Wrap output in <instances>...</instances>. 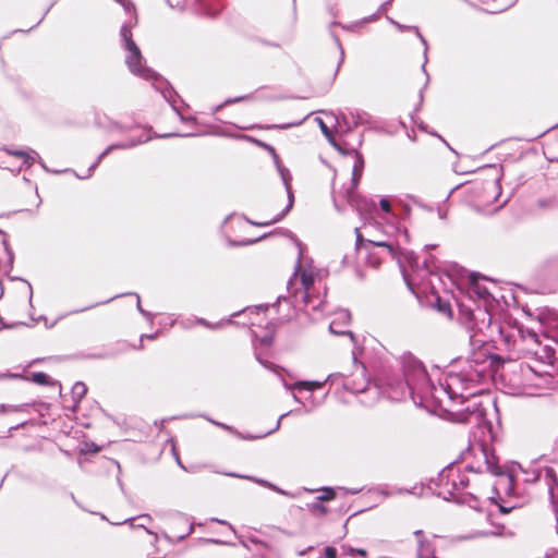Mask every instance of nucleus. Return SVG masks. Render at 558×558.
Masks as SVG:
<instances>
[{
	"mask_svg": "<svg viewBox=\"0 0 558 558\" xmlns=\"http://www.w3.org/2000/svg\"><path fill=\"white\" fill-rule=\"evenodd\" d=\"M135 296L136 300H137V303H136V308L137 311L146 318L149 320V323H153V314L150 312H147L146 310H144L142 307V304H141V298L138 295V293L136 292H125V293H119V294H116L111 298H109L108 300H105V301H101V302H97L95 304H92L89 306H86V307H83V308H80V310H75L73 311L72 313H82V312H85V311H88L90 308H94V307H97L99 305H105V304H108L110 303L111 301L113 300H117V299H120V298H124V296Z\"/></svg>",
	"mask_w": 558,
	"mask_h": 558,
	"instance_id": "obj_16",
	"label": "nucleus"
},
{
	"mask_svg": "<svg viewBox=\"0 0 558 558\" xmlns=\"http://www.w3.org/2000/svg\"><path fill=\"white\" fill-rule=\"evenodd\" d=\"M329 142V144L336 148L338 151L341 150L342 148V144L338 143L337 140L335 138L333 134L331 133L329 136L326 137Z\"/></svg>",
	"mask_w": 558,
	"mask_h": 558,
	"instance_id": "obj_52",
	"label": "nucleus"
},
{
	"mask_svg": "<svg viewBox=\"0 0 558 558\" xmlns=\"http://www.w3.org/2000/svg\"><path fill=\"white\" fill-rule=\"evenodd\" d=\"M339 153L343 156H353L354 158H356V154H362L354 147H347L345 144H342V148Z\"/></svg>",
	"mask_w": 558,
	"mask_h": 558,
	"instance_id": "obj_42",
	"label": "nucleus"
},
{
	"mask_svg": "<svg viewBox=\"0 0 558 558\" xmlns=\"http://www.w3.org/2000/svg\"><path fill=\"white\" fill-rule=\"evenodd\" d=\"M468 367L460 373H451L448 376L446 386H442L444 391L448 395L449 399L456 400L462 398V393H458L453 389V385L460 383L465 389L471 388L473 385L482 384L487 378V367L485 363H477L473 360L468 361Z\"/></svg>",
	"mask_w": 558,
	"mask_h": 558,
	"instance_id": "obj_5",
	"label": "nucleus"
},
{
	"mask_svg": "<svg viewBox=\"0 0 558 558\" xmlns=\"http://www.w3.org/2000/svg\"><path fill=\"white\" fill-rule=\"evenodd\" d=\"M365 117H366V113L356 112L355 114H352L353 124L355 126L364 124L366 122V118Z\"/></svg>",
	"mask_w": 558,
	"mask_h": 558,
	"instance_id": "obj_47",
	"label": "nucleus"
},
{
	"mask_svg": "<svg viewBox=\"0 0 558 558\" xmlns=\"http://www.w3.org/2000/svg\"><path fill=\"white\" fill-rule=\"evenodd\" d=\"M395 26H396L399 31H401V32H404V31H414V32H415V34H416V36L418 37V39L421 40V43H422V44H423V46H424V58H425V62H424V63H423V65H422V70H423V72L426 74V83H425L424 87L420 90V104H418V106H421V105H422V102H423V92H424V89L426 88L427 83H428V78H429V77H428V74H427V72H426V69H425V64H426V62H427V50H428V45H427V41H426V39L424 38V36L421 34V32H420V29H418V27H417V26H408V25H402V24H400V23H395Z\"/></svg>",
	"mask_w": 558,
	"mask_h": 558,
	"instance_id": "obj_20",
	"label": "nucleus"
},
{
	"mask_svg": "<svg viewBox=\"0 0 558 558\" xmlns=\"http://www.w3.org/2000/svg\"><path fill=\"white\" fill-rule=\"evenodd\" d=\"M5 151L9 155L14 156V157H21V158H27L28 157V151L22 150V149L5 148Z\"/></svg>",
	"mask_w": 558,
	"mask_h": 558,
	"instance_id": "obj_46",
	"label": "nucleus"
},
{
	"mask_svg": "<svg viewBox=\"0 0 558 558\" xmlns=\"http://www.w3.org/2000/svg\"><path fill=\"white\" fill-rule=\"evenodd\" d=\"M547 362H542V368L536 369L531 367V369L538 376L549 378L546 379L547 384H551L554 378L558 376V360L551 354V351H547Z\"/></svg>",
	"mask_w": 558,
	"mask_h": 558,
	"instance_id": "obj_18",
	"label": "nucleus"
},
{
	"mask_svg": "<svg viewBox=\"0 0 558 558\" xmlns=\"http://www.w3.org/2000/svg\"><path fill=\"white\" fill-rule=\"evenodd\" d=\"M345 198L350 206H352L361 217L378 214L376 202L373 198L360 195L357 190L345 191Z\"/></svg>",
	"mask_w": 558,
	"mask_h": 558,
	"instance_id": "obj_10",
	"label": "nucleus"
},
{
	"mask_svg": "<svg viewBox=\"0 0 558 558\" xmlns=\"http://www.w3.org/2000/svg\"><path fill=\"white\" fill-rule=\"evenodd\" d=\"M137 518L133 517V518H129V519H125L124 521L122 522H117L114 523V525H121V524H129L130 526L134 527L136 526L134 524V521L136 520ZM111 524H113V522H111Z\"/></svg>",
	"mask_w": 558,
	"mask_h": 558,
	"instance_id": "obj_61",
	"label": "nucleus"
},
{
	"mask_svg": "<svg viewBox=\"0 0 558 558\" xmlns=\"http://www.w3.org/2000/svg\"><path fill=\"white\" fill-rule=\"evenodd\" d=\"M153 138V136L150 135H145V134H141L138 135L137 137H132L130 141L128 142H121V143H114V144H111L109 145L98 157L97 159H95V161L89 166L88 168V173L87 175H85V178H89L92 175V173L94 172V170L99 166V163L101 162V160L108 156V154L114 149H130V148H133L140 144H144V143H147L148 141H150Z\"/></svg>",
	"mask_w": 558,
	"mask_h": 558,
	"instance_id": "obj_11",
	"label": "nucleus"
},
{
	"mask_svg": "<svg viewBox=\"0 0 558 558\" xmlns=\"http://www.w3.org/2000/svg\"><path fill=\"white\" fill-rule=\"evenodd\" d=\"M485 279L477 272H471L469 275L470 282V293L474 294L478 300H483L485 304L492 301H496V298L490 293L488 288L482 283V280Z\"/></svg>",
	"mask_w": 558,
	"mask_h": 558,
	"instance_id": "obj_14",
	"label": "nucleus"
},
{
	"mask_svg": "<svg viewBox=\"0 0 558 558\" xmlns=\"http://www.w3.org/2000/svg\"><path fill=\"white\" fill-rule=\"evenodd\" d=\"M470 320L472 323L471 329L484 332L485 329L490 327L492 316L486 308H477L471 313Z\"/></svg>",
	"mask_w": 558,
	"mask_h": 558,
	"instance_id": "obj_19",
	"label": "nucleus"
},
{
	"mask_svg": "<svg viewBox=\"0 0 558 558\" xmlns=\"http://www.w3.org/2000/svg\"><path fill=\"white\" fill-rule=\"evenodd\" d=\"M433 259L434 257L430 256L428 259H425L423 263H422V267L425 269V271L427 274H433V268H432V263H433Z\"/></svg>",
	"mask_w": 558,
	"mask_h": 558,
	"instance_id": "obj_56",
	"label": "nucleus"
},
{
	"mask_svg": "<svg viewBox=\"0 0 558 558\" xmlns=\"http://www.w3.org/2000/svg\"><path fill=\"white\" fill-rule=\"evenodd\" d=\"M86 392H87L86 385L83 381H76L71 389L72 403L70 405L64 403V407L66 409H70L71 411L75 412L78 408V403L85 397ZM63 402H66V400L64 399Z\"/></svg>",
	"mask_w": 558,
	"mask_h": 558,
	"instance_id": "obj_25",
	"label": "nucleus"
},
{
	"mask_svg": "<svg viewBox=\"0 0 558 558\" xmlns=\"http://www.w3.org/2000/svg\"><path fill=\"white\" fill-rule=\"evenodd\" d=\"M121 4L124 11L130 15L120 28L121 41L124 49L128 51L125 63L131 73L140 77H148L151 74V69L146 66V61L142 52L133 40L132 28L137 24V15L135 5L131 0H114Z\"/></svg>",
	"mask_w": 558,
	"mask_h": 558,
	"instance_id": "obj_3",
	"label": "nucleus"
},
{
	"mask_svg": "<svg viewBox=\"0 0 558 558\" xmlns=\"http://www.w3.org/2000/svg\"><path fill=\"white\" fill-rule=\"evenodd\" d=\"M522 471L526 475L524 478L525 483H535L538 480H541L542 477H544V469L543 470L534 469L531 472L525 471V470H522Z\"/></svg>",
	"mask_w": 558,
	"mask_h": 558,
	"instance_id": "obj_35",
	"label": "nucleus"
},
{
	"mask_svg": "<svg viewBox=\"0 0 558 558\" xmlns=\"http://www.w3.org/2000/svg\"><path fill=\"white\" fill-rule=\"evenodd\" d=\"M391 2H392V0H387L384 3H381L377 10V13L386 12L388 10V8L390 7Z\"/></svg>",
	"mask_w": 558,
	"mask_h": 558,
	"instance_id": "obj_63",
	"label": "nucleus"
},
{
	"mask_svg": "<svg viewBox=\"0 0 558 558\" xmlns=\"http://www.w3.org/2000/svg\"><path fill=\"white\" fill-rule=\"evenodd\" d=\"M143 78L144 80H154L155 88L158 89L162 94L163 98L170 104L171 108L178 114L180 121L185 122V123H187V122L195 123L196 122L195 117H193V116L185 117L182 114L178 102L180 101L181 104H183V106H186V105L184 104V101L182 100L180 95L175 92V89L169 84V82L161 78L159 76V74H157L153 70H151V74H149L148 77H143Z\"/></svg>",
	"mask_w": 558,
	"mask_h": 558,
	"instance_id": "obj_8",
	"label": "nucleus"
},
{
	"mask_svg": "<svg viewBox=\"0 0 558 558\" xmlns=\"http://www.w3.org/2000/svg\"><path fill=\"white\" fill-rule=\"evenodd\" d=\"M196 133H167V134H160L156 135V137L160 138H169V137H192L196 136Z\"/></svg>",
	"mask_w": 558,
	"mask_h": 558,
	"instance_id": "obj_43",
	"label": "nucleus"
},
{
	"mask_svg": "<svg viewBox=\"0 0 558 558\" xmlns=\"http://www.w3.org/2000/svg\"><path fill=\"white\" fill-rule=\"evenodd\" d=\"M193 530H194L193 524H190L189 530L185 533H183L181 535H178L175 537V541L177 542L183 541L184 538H186L193 532Z\"/></svg>",
	"mask_w": 558,
	"mask_h": 558,
	"instance_id": "obj_60",
	"label": "nucleus"
},
{
	"mask_svg": "<svg viewBox=\"0 0 558 558\" xmlns=\"http://www.w3.org/2000/svg\"><path fill=\"white\" fill-rule=\"evenodd\" d=\"M214 425L215 426H218L229 433H232V434H235L236 436H239L240 438L242 439H245V440H253V439H257L258 437L257 436H253V435H248V436H242L234 427L230 426V425H227L225 423H221V422H214Z\"/></svg>",
	"mask_w": 558,
	"mask_h": 558,
	"instance_id": "obj_34",
	"label": "nucleus"
},
{
	"mask_svg": "<svg viewBox=\"0 0 558 558\" xmlns=\"http://www.w3.org/2000/svg\"><path fill=\"white\" fill-rule=\"evenodd\" d=\"M225 475L227 476H231V477H238V478H244V480H248V481H252L263 487H266L268 489H271L280 495H283V496H289V497H292V495L290 493H288L287 490L278 487L277 485H275L274 483L267 481V480H264V478H260V477H256V476H253V475H243V474H239V473H235V472H226L223 473Z\"/></svg>",
	"mask_w": 558,
	"mask_h": 558,
	"instance_id": "obj_21",
	"label": "nucleus"
},
{
	"mask_svg": "<svg viewBox=\"0 0 558 558\" xmlns=\"http://www.w3.org/2000/svg\"><path fill=\"white\" fill-rule=\"evenodd\" d=\"M2 244H3L5 253L8 255L9 263L13 264L14 253H13L12 248L10 247V245L5 239L2 241Z\"/></svg>",
	"mask_w": 558,
	"mask_h": 558,
	"instance_id": "obj_49",
	"label": "nucleus"
},
{
	"mask_svg": "<svg viewBox=\"0 0 558 558\" xmlns=\"http://www.w3.org/2000/svg\"><path fill=\"white\" fill-rule=\"evenodd\" d=\"M320 490L323 492V494L317 496L318 500L329 501V500L335 499V497H336L335 488L329 487V486H325V487H322Z\"/></svg>",
	"mask_w": 558,
	"mask_h": 558,
	"instance_id": "obj_36",
	"label": "nucleus"
},
{
	"mask_svg": "<svg viewBox=\"0 0 558 558\" xmlns=\"http://www.w3.org/2000/svg\"><path fill=\"white\" fill-rule=\"evenodd\" d=\"M31 380L40 386H53L59 385L58 381H54L48 374L44 372H34L31 374Z\"/></svg>",
	"mask_w": 558,
	"mask_h": 558,
	"instance_id": "obj_30",
	"label": "nucleus"
},
{
	"mask_svg": "<svg viewBox=\"0 0 558 558\" xmlns=\"http://www.w3.org/2000/svg\"><path fill=\"white\" fill-rule=\"evenodd\" d=\"M325 298H326V292L324 293V296L322 298L320 295H314L313 292H311V302H308V304H301V308L302 310L303 307L307 310V313L310 314V311H312L313 313H317V312H322L324 311V306L326 304V301H325Z\"/></svg>",
	"mask_w": 558,
	"mask_h": 558,
	"instance_id": "obj_28",
	"label": "nucleus"
},
{
	"mask_svg": "<svg viewBox=\"0 0 558 558\" xmlns=\"http://www.w3.org/2000/svg\"><path fill=\"white\" fill-rule=\"evenodd\" d=\"M329 142V144L336 148L338 151L341 150L342 148V144L338 143L337 140L335 138L333 134L331 133L329 136L326 137Z\"/></svg>",
	"mask_w": 558,
	"mask_h": 558,
	"instance_id": "obj_54",
	"label": "nucleus"
},
{
	"mask_svg": "<svg viewBox=\"0 0 558 558\" xmlns=\"http://www.w3.org/2000/svg\"><path fill=\"white\" fill-rule=\"evenodd\" d=\"M295 244L299 247V258H298V263H296V266H295L294 276H296V272L301 269V257H302V254H303V250H302V245L303 244L301 243V241L295 239Z\"/></svg>",
	"mask_w": 558,
	"mask_h": 558,
	"instance_id": "obj_48",
	"label": "nucleus"
},
{
	"mask_svg": "<svg viewBox=\"0 0 558 558\" xmlns=\"http://www.w3.org/2000/svg\"><path fill=\"white\" fill-rule=\"evenodd\" d=\"M325 558H337V549L332 546H326L324 549Z\"/></svg>",
	"mask_w": 558,
	"mask_h": 558,
	"instance_id": "obj_51",
	"label": "nucleus"
},
{
	"mask_svg": "<svg viewBox=\"0 0 558 558\" xmlns=\"http://www.w3.org/2000/svg\"><path fill=\"white\" fill-rule=\"evenodd\" d=\"M29 403H22V404H0V414H7L9 412H23L26 410L27 407H29Z\"/></svg>",
	"mask_w": 558,
	"mask_h": 558,
	"instance_id": "obj_33",
	"label": "nucleus"
},
{
	"mask_svg": "<svg viewBox=\"0 0 558 558\" xmlns=\"http://www.w3.org/2000/svg\"><path fill=\"white\" fill-rule=\"evenodd\" d=\"M544 480L548 487L549 500L555 511L558 509V476L553 468H544Z\"/></svg>",
	"mask_w": 558,
	"mask_h": 558,
	"instance_id": "obj_17",
	"label": "nucleus"
},
{
	"mask_svg": "<svg viewBox=\"0 0 558 558\" xmlns=\"http://www.w3.org/2000/svg\"><path fill=\"white\" fill-rule=\"evenodd\" d=\"M465 471L474 472V473H482V465L475 466L474 464L470 463V464L465 465Z\"/></svg>",
	"mask_w": 558,
	"mask_h": 558,
	"instance_id": "obj_59",
	"label": "nucleus"
},
{
	"mask_svg": "<svg viewBox=\"0 0 558 558\" xmlns=\"http://www.w3.org/2000/svg\"><path fill=\"white\" fill-rule=\"evenodd\" d=\"M402 369V376L389 360L380 361L374 371V379L380 388L391 389L397 397L409 395L416 405H423L436 390L423 363L411 352H404L396 360Z\"/></svg>",
	"mask_w": 558,
	"mask_h": 558,
	"instance_id": "obj_1",
	"label": "nucleus"
},
{
	"mask_svg": "<svg viewBox=\"0 0 558 558\" xmlns=\"http://www.w3.org/2000/svg\"><path fill=\"white\" fill-rule=\"evenodd\" d=\"M329 142V144L336 148L338 151L341 150L342 148V144L338 143L337 140L335 138L333 134L331 133L329 136L326 137Z\"/></svg>",
	"mask_w": 558,
	"mask_h": 558,
	"instance_id": "obj_53",
	"label": "nucleus"
},
{
	"mask_svg": "<svg viewBox=\"0 0 558 558\" xmlns=\"http://www.w3.org/2000/svg\"><path fill=\"white\" fill-rule=\"evenodd\" d=\"M480 453L483 457L485 469L493 475L500 476L501 478L498 481V486H504L505 492L508 495H511L514 489V478L511 473H504L501 466L499 465L498 458L495 454L493 448L481 442L478 444Z\"/></svg>",
	"mask_w": 558,
	"mask_h": 558,
	"instance_id": "obj_7",
	"label": "nucleus"
},
{
	"mask_svg": "<svg viewBox=\"0 0 558 558\" xmlns=\"http://www.w3.org/2000/svg\"><path fill=\"white\" fill-rule=\"evenodd\" d=\"M460 422L474 423L480 425L485 421V411L481 404H474L472 408L468 407L463 412L460 413Z\"/></svg>",
	"mask_w": 558,
	"mask_h": 558,
	"instance_id": "obj_22",
	"label": "nucleus"
},
{
	"mask_svg": "<svg viewBox=\"0 0 558 558\" xmlns=\"http://www.w3.org/2000/svg\"><path fill=\"white\" fill-rule=\"evenodd\" d=\"M539 332L558 343V311L550 307L536 310Z\"/></svg>",
	"mask_w": 558,
	"mask_h": 558,
	"instance_id": "obj_9",
	"label": "nucleus"
},
{
	"mask_svg": "<svg viewBox=\"0 0 558 558\" xmlns=\"http://www.w3.org/2000/svg\"><path fill=\"white\" fill-rule=\"evenodd\" d=\"M352 359L354 365L361 368V375L356 379H352L350 376L347 375L345 379L342 381V388L352 393H361L366 390L368 385V380L365 375L366 367L363 363L357 362L355 351L352 352Z\"/></svg>",
	"mask_w": 558,
	"mask_h": 558,
	"instance_id": "obj_13",
	"label": "nucleus"
},
{
	"mask_svg": "<svg viewBox=\"0 0 558 558\" xmlns=\"http://www.w3.org/2000/svg\"><path fill=\"white\" fill-rule=\"evenodd\" d=\"M538 206L541 208H557L558 207V199L557 198H550V199H539L537 202Z\"/></svg>",
	"mask_w": 558,
	"mask_h": 558,
	"instance_id": "obj_40",
	"label": "nucleus"
},
{
	"mask_svg": "<svg viewBox=\"0 0 558 558\" xmlns=\"http://www.w3.org/2000/svg\"><path fill=\"white\" fill-rule=\"evenodd\" d=\"M193 417H203L206 421L210 422L213 425H214V422H216L214 418L207 416L206 414H197V415L184 414V415L178 416V418H193Z\"/></svg>",
	"mask_w": 558,
	"mask_h": 558,
	"instance_id": "obj_50",
	"label": "nucleus"
},
{
	"mask_svg": "<svg viewBox=\"0 0 558 558\" xmlns=\"http://www.w3.org/2000/svg\"><path fill=\"white\" fill-rule=\"evenodd\" d=\"M354 231L356 235V250H361L363 246H376L384 248L388 255L397 260L408 288L413 291L409 280V275L407 272V266H409L412 270H417L420 268V260L417 255L412 251L401 248L399 240H368L363 238L359 228H355Z\"/></svg>",
	"mask_w": 558,
	"mask_h": 558,
	"instance_id": "obj_4",
	"label": "nucleus"
},
{
	"mask_svg": "<svg viewBox=\"0 0 558 558\" xmlns=\"http://www.w3.org/2000/svg\"><path fill=\"white\" fill-rule=\"evenodd\" d=\"M329 142V144L336 148L338 151L341 150L342 148V144L338 143L337 140L335 138L333 134L331 133L329 136L326 137Z\"/></svg>",
	"mask_w": 558,
	"mask_h": 558,
	"instance_id": "obj_55",
	"label": "nucleus"
},
{
	"mask_svg": "<svg viewBox=\"0 0 558 558\" xmlns=\"http://www.w3.org/2000/svg\"><path fill=\"white\" fill-rule=\"evenodd\" d=\"M284 189L287 191L288 204L286 205V207L282 209V211L280 214H278L274 219H271L270 221H267V222H255L248 218H245L246 221L253 226L266 227V226L276 223V222L280 221L281 219H283L288 215V213L292 209L293 204H294V194H293L292 186L284 187Z\"/></svg>",
	"mask_w": 558,
	"mask_h": 558,
	"instance_id": "obj_24",
	"label": "nucleus"
},
{
	"mask_svg": "<svg viewBox=\"0 0 558 558\" xmlns=\"http://www.w3.org/2000/svg\"><path fill=\"white\" fill-rule=\"evenodd\" d=\"M338 46L340 48V59H339V62H338V65H337V69H336V72H335V75H337V73L339 72V69L341 66V64L343 63L344 61V51H343V48L341 46V44L338 41Z\"/></svg>",
	"mask_w": 558,
	"mask_h": 558,
	"instance_id": "obj_58",
	"label": "nucleus"
},
{
	"mask_svg": "<svg viewBox=\"0 0 558 558\" xmlns=\"http://www.w3.org/2000/svg\"><path fill=\"white\" fill-rule=\"evenodd\" d=\"M251 98H252L251 95H243V96H239V97H234V98H228L227 100H225L223 104L217 106L216 110H219L220 108H222L226 105L241 102V101H244V100H247Z\"/></svg>",
	"mask_w": 558,
	"mask_h": 558,
	"instance_id": "obj_38",
	"label": "nucleus"
},
{
	"mask_svg": "<svg viewBox=\"0 0 558 558\" xmlns=\"http://www.w3.org/2000/svg\"><path fill=\"white\" fill-rule=\"evenodd\" d=\"M126 351V344L124 342H118L116 345L110 348H104L102 350L86 354L84 357L86 359H96V360H106L118 356L119 354Z\"/></svg>",
	"mask_w": 558,
	"mask_h": 558,
	"instance_id": "obj_23",
	"label": "nucleus"
},
{
	"mask_svg": "<svg viewBox=\"0 0 558 558\" xmlns=\"http://www.w3.org/2000/svg\"><path fill=\"white\" fill-rule=\"evenodd\" d=\"M347 375L344 373H332L328 375V377L324 380V383H330L331 385L338 383L339 380L342 383L345 379Z\"/></svg>",
	"mask_w": 558,
	"mask_h": 558,
	"instance_id": "obj_39",
	"label": "nucleus"
},
{
	"mask_svg": "<svg viewBox=\"0 0 558 558\" xmlns=\"http://www.w3.org/2000/svg\"><path fill=\"white\" fill-rule=\"evenodd\" d=\"M197 323L206 328H209V329H218V328H221L225 324H230L231 318H229L227 320L219 322L217 324H211L208 320H206L205 318H197Z\"/></svg>",
	"mask_w": 558,
	"mask_h": 558,
	"instance_id": "obj_37",
	"label": "nucleus"
},
{
	"mask_svg": "<svg viewBox=\"0 0 558 558\" xmlns=\"http://www.w3.org/2000/svg\"><path fill=\"white\" fill-rule=\"evenodd\" d=\"M324 501L322 500H318L317 498L311 502V504H307V509L312 512L313 515L315 517H324L328 513V509L327 507H325L323 505Z\"/></svg>",
	"mask_w": 558,
	"mask_h": 558,
	"instance_id": "obj_31",
	"label": "nucleus"
},
{
	"mask_svg": "<svg viewBox=\"0 0 558 558\" xmlns=\"http://www.w3.org/2000/svg\"><path fill=\"white\" fill-rule=\"evenodd\" d=\"M254 142L263 147L264 149H266L267 151H270V156L272 157V160H274V163L278 170V173L282 180V183L284 185V187H289L291 186V181H292V175L290 173V170L288 168H286L282 163H281V160H280V157L279 155L277 154L276 149L267 144V143H264L262 141H258V140H254Z\"/></svg>",
	"mask_w": 558,
	"mask_h": 558,
	"instance_id": "obj_15",
	"label": "nucleus"
},
{
	"mask_svg": "<svg viewBox=\"0 0 558 558\" xmlns=\"http://www.w3.org/2000/svg\"><path fill=\"white\" fill-rule=\"evenodd\" d=\"M283 384H284V387L289 390L298 389V390L315 391L317 389H320L325 383L318 381V380H300L293 385H288L286 381H283Z\"/></svg>",
	"mask_w": 558,
	"mask_h": 558,
	"instance_id": "obj_27",
	"label": "nucleus"
},
{
	"mask_svg": "<svg viewBox=\"0 0 558 558\" xmlns=\"http://www.w3.org/2000/svg\"><path fill=\"white\" fill-rule=\"evenodd\" d=\"M364 157L362 154H356V158H354V163L352 167V177H351V185L347 189V191H355L360 184L363 171H364Z\"/></svg>",
	"mask_w": 558,
	"mask_h": 558,
	"instance_id": "obj_26",
	"label": "nucleus"
},
{
	"mask_svg": "<svg viewBox=\"0 0 558 558\" xmlns=\"http://www.w3.org/2000/svg\"><path fill=\"white\" fill-rule=\"evenodd\" d=\"M468 485L469 478L461 473L456 462H451L438 473L436 478L429 481L427 488L444 500L468 505L470 508L477 510L480 509V500L472 493L464 492Z\"/></svg>",
	"mask_w": 558,
	"mask_h": 558,
	"instance_id": "obj_2",
	"label": "nucleus"
},
{
	"mask_svg": "<svg viewBox=\"0 0 558 558\" xmlns=\"http://www.w3.org/2000/svg\"><path fill=\"white\" fill-rule=\"evenodd\" d=\"M274 342V336L266 335L260 339V343L264 345H270Z\"/></svg>",
	"mask_w": 558,
	"mask_h": 558,
	"instance_id": "obj_62",
	"label": "nucleus"
},
{
	"mask_svg": "<svg viewBox=\"0 0 558 558\" xmlns=\"http://www.w3.org/2000/svg\"><path fill=\"white\" fill-rule=\"evenodd\" d=\"M111 125H112V129L118 130L120 132H125V131L130 130L128 126H124L118 122H113Z\"/></svg>",
	"mask_w": 558,
	"mask_h": 558,
	"instance_id": "obj_64",
	"label": "nucleus"
},
{
	"mask_svg": "<svg viewBox=\"0 0 558 558\" xmlns=\"http://www.w3.org/2000/svg\"><path fill=\"white\" fill-rule=\"evenodd\" d=\"M318 122H319V128L322 130V133L326 137L329 136L332 133L331 130L325 124V122L322 119H319Z\"/></svg>",
	"mask_w": 558,
	"mask_h": 558,
	"instance_id": "obj_57",
	"label": "nucleus"
},
{
	"mask_svg": "<svg viewBox=\"0 0 558 558\" xmlns=\"http://www.w3.org/2000/svg\"><path fill=\"white\" fill-rule=\"evenodd\" d=\"M417 558H436L435 548L429 539H420L416 549Z\"/></svg>",
	"mask_w": 558,
	"mask_h": 558,
	"instance_id": "obj_29",
	"label": "nucleus"
},
{
	"mask_svg": "<svg viewBox=\"0 0 558 558\" xmlns=\"http://www.w3.org/2000/svg\"><path fill=\"white\" fill-rule=\"evenodd\" d=\"M314 275L306 272L301 274L300 288L296 287V281L291 278L287 283L288 295H279L277 303L281 301L288 302L293 308H301V304H308L311 302V292L314 286Z\"/></svg>",
	"mask_w": 558,
	"mask_h": 558,
	"instance_id": "obj_6",
	"label": "nucleus"
},
{
	"mask_svg": "<svg viewBox=\"0 0 558 558\" xmlns=\"http://www.w3.org/2000/svg\"><path fill=\"white\" fill-rule=\"evenodd\" d=\"M36 158H39L38 153L33 150V149H31L28 151V157L27 158H23V165H25L26 167H31L34 163Z\"/></svg>",
	"mask_w": 558,
	"mask_h": 558,
	"instance_id": "obj_45",
	"label": "nucleus"
},
{
	"mask_svg": "<svg viewBox=\"0 0 558 558\" xmlns=\"http://www.w3.org/2000/svg\"><path fill=\"white\" fill-rule=\"evenodd\" d=\"M434 307L441 314L451 317L452 316V310L451 305L448 301L442 300L440 296H436Z\"/></svg>",
	"mask_w": 558,
	"mask_h": 558,
	"instance_id": "obj_32",
	"label": "nucleus"
},
{
	"mask_svg": "<svg viewBox=\"0 0 558 558\" xmlns=\"http://www.w3.org/2000/svg\"><path fill=\"white\" fill-rule=\"evenodd\" d=\"M266 236H267V234H264L260 238L253 239V240H248L247 239V240H243V241H239V242L238 241H230V244L232 246H246V245H251L253 243H256L257 241H259V240H262V239H264Z\"/></svg>",
	"mask_w": 558,
	"mask_h": 558,
	"instance_id": "obj_41",
	"label": "nucleus"
},
{
	"mask_svg": "<svg viewBox=\"0 0 558 558\" xmlns=\"http://www.w3.org/2000/svg\"><path fill=\"white\" fill-rule=\"evenodd\" d=\"M379 206H380V209L383 213H385V214L392 213L391 203L387 197L380 198Z\"/></svg>",
	"mask_w": 558,
	"mask_h": 558,
	"instance_id": "obj_44",
	"label": "nucleus"
},
{
	"mask_svg": "<svg viewBox=\"0 0 558 558\" xmlns=\"http://www.w3.org/2000/svg\"><path fill=\"white\" fill-rule=\"evenodd\" d=\"M335 318L329 324V331L337 336H349L351 341L355 343V335L351 330H344L341 327L348 326L351 323V313L347 308H340L335 312Z\"/></svg>",
	"mask_w": 558,
	"mask_h": 558,
	"instance_id": "obj_12",
	"label": "nucleus"
}]
</instances>
